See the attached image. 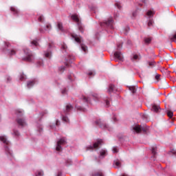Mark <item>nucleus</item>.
I'll use <instances>...</instances> for the list:
<instances>
[{"mask_svg": "<svg viewBox=\"0 0 176 176\" xmlns=\"http://www.w3.org/2000/svg\"><path fill=\"white\" fill-rule=\"evenodd\" d=\"M153 25V20L150 19L148 22V27H152Z\"/></svg>", "mask_w": 176, "mask_h": 176, "instance_id": "obj_33", "label": "nucleus"}, {"mask_svg": "<svg viewBox=\"0 0 176 176\" xmlns=\"http://www.w3.org/2000/svg\"><path fill=\"white\" fill-rule=\"evenodd\" d=\"M8 53L10 56H14L17 53V50L15 48L12 49L11 50H8Z\"/></svg>", "mask_w": 176, "mask_h": 176, "instance_id": "obj_12", "label": "nucleus"}, {"mask_svg": "<svg viewBox=\"0 0 176 176\" xmlns=\"http://www.w3.org/2000/svg\"><path fill=\"white\" fill-rule=\"evenodd\" d=\"M114 164H116V167H120V162L119 160L114 161Z\"/></svg>", "mask_w": 176, "mask_h": 176, "instance_id": "obj_32", "label": "nucleus"}, {"mask_svg": "<svg viewBox=\"0 0 176 176\" xmlns=\"http://www.w3.org/2000/svg\"><path fill=\"white\" fill-rule=\"evenodd\" d=\"M36 176H43V171L39 170L38 172V175H36Z\"/></svg>", "mask_w": 176, "mask_h": 176, "instance_id": "obj_44", "label": "nucleus"}, {"mask_svg": "<svg viewBox=\"0 0 176 176\" xmlns=\"http://www.w3.org/2000/svg\"><path fill=\"white\" fill-rule=\"evenodd\" d=\"M67 166H71V164H72V161H71V160H68L67 162H66Z\"/></svg>", "mask_w": 176, "mask_h": 176, "instance_id": "obj_45", "label": "nucleus"}, {"mask_svg": "<svg viewBox=\"0 0 176 176\" xmlns=\"http://www.w3.org/2000/svg\"><path fill=\"white\" fill-rule=\"evenodd\" d=\"M24 52H25V54L26 55V57L23 58V60L24 61H28V63H31V61L34 60V55L32 54V53H31V52L28 49L25 50Z\"/></svg>", "mask_w": 176, "mask_h": 176, "instance_id": "obj_1", "label": "nucleus"}, {"mask_svg": "<svg viewBox=\"0 0 176 176\" xmlns=\"http://www.w3.org/2000/svg\"><path fill=\"white\" fill-rule=\"evenodd\" d=\"M5 149L7 155H10V156H12V151H10V149H9V147L8 146L5 147Z\"/></svg>", "mask_w": 176, "mask_h": 176, "instance_id": "obj_18", "label": "nucleus"}, {"mask_svg": "<svg viewBox=\"0 0 176 176\" xmlns=\"http://www.w3.org/2000/svg\"><path fill=\"white\" fill-rule=\"evenodd\" d=\"M148 65L149 67H155V62H149Z\"/></svg>", "mask_w": 176, "mask_h": 176, "instance_id": "obj_47", "label": "nucleus"}, {"mask_svg": "<svg viewBox=\"0 0 176 176\" xmlns=\"http://www.w3.org/2000/svg\"><path fill=\"white\" fill-rule=\"evenodd\" d=\"M74 109V107H72V104H69L66 105V112H69L70 111H72Z\"/></svg>", "mask_w": 176, "mask_h": 176, "instance_id": "obj_16", "label": "nucleus"}, {"mask_svg": "<svg viewBox=\"0 0 176 176\" xmlns=\"http://www.w3.org/2000/svg\"><path fill=\"white\" fill-rule=\"evenodd\" d=\"M105 155H107V151L105 150H102L100 151V156H105Z\"/></svg>", "mask_w": 176, "mask_h": 176, "instance_id": "obj_35", "label": "nucleus"}, {"mask_svg": "<svg viewBox=\"0 0 176 176\" xmlns=\"http://www.w3.org/2000/svg\"><path fill=\"white\" fill-rule=\"evenodd\" d=\"M69 60H74L75 58V57H74V56H69Z\"/></svg>", "mask_w": 176, "mask_h": 176, "instance_id": "obj_58", "label": "nucleus"}, {"mask_svg": "<svg viewBox=\"0 0 176 176\" xmlns=\"http://www.w3.org/2000/svg\"><path fill=\"white\" fill-rule=\"evenodd\" d=\"M39 64V65H42V63H38Z\"/></svg>", "mask_w": 176, "mask_h": 176, "instance_id": "obj_63", "label": "nucleus"}, {"mask_svg": "<svg viewBox=\"0 0 176 176\" xmlns=\"http://www.w3.org/2000/svg\"><path fill=\"white\" fill-rule=\"evenodd\" d=\"M14 135H16V136L20 135L19 131H16V130H14Z\"/></svg>", "mask_w": 176, "mask_h": 176, "instance_id": "obj_48", "label": "nucleus"}, {"mask_svg": "<svg viewBox=\"0 0 176 176\" xmlns=\"http://www.w3.org/2000/svg\"><path fill=\"white\" fill-rule=\"evenodd\" d=\"M93 176H104V174L101 171H97L93 173Z\"/></svg>", "mask_w": 176, "mask_h": 176, "instance_id": "obj_17", "label": "nucleus"}, {"mask_svg": "<svg viewBox=\"0 0 176 176\" xmlns=\"http://www.w3.org/2000/svg\"><path fill=\"white\" fill-rule=\"evenodd\" d=\"M67 93V89L62 90V94H65Z\"/></svg>", "mask_w": 176, "mask_h": 176, "instance_id": "obj_57", "label": "nucleus"}, {"mask_svg": "<svg viewBox=\"0 0 176 176\" xmlns=\"http://www.w3.org/2000/svg\"><path fill=\"white\" fill-rule=\"evenodd\" d=\"M62 120H63V122H65L66 123H69V119H68L67 116H63Z\"/></svg>", "mask_w": 176, "mask_h": 176, "instance_id": "obj_27", "label": "nucleus"}, {"mask_svg": "<svg viewBox=\"0 0 176 176\" xmlns=\"http://www.w3.org/2000/svg\"><path fill=\"white\" fill-rule=\"evenodd\" d=\"M25 79H27L25 76L23 74H21L19 80L23 81V80H25Z\"/></svg>", "mask_w": 176, "mask_h": 176, "instance_id": "obj_29", "label": "nucleus"}, {"mask_svg": "<svg viewBox=\"0 0 176 176\" xmlns=\"http://www.w3.org/2000/svg\"><path fill=\"white\" fill-rule=\"evenodd\" d=\"M32 45H34V46H38V42L36 41H32Z\"/></svg>", "mask_w": 176, "mask_h": 176, "instance_id": "obj_51", "label": "nucleus"}, {"mask_svg": "<svg viewBox=\"0 0 176 176\" xmlns=\"http://www.w3.org/2000/svg\"><path fill=\"white\" fill-rule=\"evenodd\" d=\"M133 16H135V14L133 13Z\"/></svg>", "mask_w": 176, "mask_h": 176, "instance_id": "obj_64", "label": "nucleus"}, {"mask_svg": "<svg viewBox=\"0 0 176 176\" xmlns=\"http://www.w3.org/2000/svg\"><path fill=\"white\" fill-rule=\"evenodd\" d=\"M50 127H51V129H53V126H52V125H51V126H50Z\"/></svg>", "mask_w": 176, "mask_h": 176, "instance_id": "obj_62", "label": "nucleus"}, {"mask_svg": "<svg viewBox=\"0 0 176 176\" xmlns=\"http://www.w3.org/2000/svg\"><path fill=\"white\" fill-rule=\"evenodd\" d=\"M102 144V140H98L94 144V146H89L86 147V151H93L94 149H98V146Z\"/></svg>", "mask_w": 176, "mask_h": 176, "instance_id": "obj_3", "label": "nucleus"}, {"mask_svg": "<svg viewBox=\"0 0 176 176\" xmlns=\"http://www.w3.org/2000/svg\"><path fill=\"white\" fill-rule=\"evenodd\" d=\"M116 91H118V88H116L115 85L111 84L109 86L108 92L111 94V93H116Z\"/></svg>", "mask_w": 176, "mask_h": 176, "instance_id": "obj_8", "label": "nucleus"}, {"mask_svg": "<svg viewBox=\"0 0 176 176\" xmlns=\"http://www.w3.org/2000/svg\"><path fill=\"white\" fill-rule=\"evenodd\" d=\"M106 107H109V100L108 99H106L105 100Z\"/></svg>", "mask_w": 176, "mask_h": 176, "instance_id": "obj_50", "label": "nucleus"}, {"mask_svg": "<svg viewBox=\"0 0 176 176\" xmlns=\"http://www.w3.org/2000/svg\"><path fill=\"white\" fill-rule=\"evenodd\" d=\"M122 46H123V43L118 44L117 47L118 49H122Z\"/></svg>", "mask_w": 176, "mask_h": 176, "instance_id": "obj_55", "label": "nucleus"}, {"mask_svg": "<svg viewBox=\"0 0 176 176\" xmlns=\"http://www.w3.org/2000/svg\"><path fill=\"white\" fill-rule=\"evenodd\" d=\"M45 30H52V25L47 24V25H46Z\"/></svg>", "mask_w": 176, "mask_h": 176, "instance_id": "obj_41", "label": "nucleus"}, {"mask_svg": "<svg viewBox=\"0 0 176 176\" xmlns=\"http://www.w3.org/2000/svg\"><path fill=\"white\" fill-rule=\"evenodd\" d=\"M133 129L134 131L138 133H141V131H143V133H146V131H148L147 127L141 126L140 125H136Z\"/></svg>", "mask_w": 176, "mask_h": 176, "instance_id": "obj_5", "label": "nucleus"}, {"mask_svg": "<svg viewBox=\"0 0 176 176\" xmlns=\"http://www.w3.org/2000/svg\"><path fill=\"white\" fill-rule=\"evenodd\" d=\"M96 124H97V126H100V127H104V129H107V124H104L101 120H96Z\"/></svg>", "mask_w": 176, "mask_h": 176, "instance_id": "obj_10", "label": "nucleus"}, {"mask_svg": "<svg viewBox=\"0 0 176 176\" xmlns=\"http://www.w3.org/2000/svg\"><path fill=\"white\" fill-rule=\"evenodd\" d=\"M151 152H152L153 155L155 156V155H156V147H153Z\"/></svg>", "mask_w": 176, "mask_h": 176, "instance_id": "obj_37", "label": "nucleus"}, {"mask_svg": "<svg viewBox=\"0 0 176 176\" xmlns=\"http://www.w3.org/2000/svg\"><path fill=\"white\" fill-rule=\"evenodd\" d=\"M72 19L74 20V21H76L77 24L80 23V20L79 19V17L76 14L72 15Z\"/></svg>", "mask_w": 176, "mask_h": 176, "instance_id": "obj_13", "label": "nucleus"}, {"mask_svg": "<svg viewBox=\"0 0 176 176\" xmlns=\"http://www.w3.org/2000/svg\"><path fill=\"white\" fill-rule=\"evenodd\" d=\"M49 47H52V44H50V45H49Z\"/></svg>", "mask_w": 176, "mask_h": 176, "instance_id": "obj_61", "label": "nucleus"}, {"mask_svg": "<svg viewBox=\"0 0 176 176\" xmlns=\"http://www.w3.org/2000/svg\"><path fill=\"white\" fill-rule=\"evenodd\" d=\"M101 27H108V28H110L111 30H113V19L112 18H109L107 21L100 23Z\"/></svg>", "mask_w": 176, "mask_h": 176, "instance_id": "obj_2", "label": "nucleus"}, {"mask_svg": "<svg viewBox=\"0 0 176 176\" xmlns=\"http://www.w3.org/2000/svg\"><path fill=\"white\" fill-rule=\"evenodd\" d=\"M115 5L118 8V9H120V8H122V6H120V3L119 2L116 3Z\"/></svg>", "mask_w": 176, "mask_h": 176, "instance_id": "obj_42", "label": "nucleus"}, {"mask_svg": "<svg viewBox=\"0 0 176 176\" xmlns=\"http://www.w3.org/2000/svg\"><path fill=\"white\" fill-rule=\"evenodd\" d=\"M16 123L19 124V126H21V127L27 126V122H25V120L23 118H17Z\"/></svg>", "mask_w": 176, "mask_h": 176, "instance_id": "obj_6", "label": "nucleus"}, {"mask_svg": "<svg viewBox=\"0 0 176 176\" xmlns=\"http://www.w3.org/2000/svg\"><path fill=\"white\" fill-rule=\"evenodd\" d=\"M40 32H41V33H43V30L42 29H40Z\"/></svg>", "mask_w": 176, "mask_h": 176, "instance_id": "obj_60", "label": "nucleus"}, {"mask_svg": "<svg viewBox=\"0 0 176 176\" xmlns=\"http://www.w3.org/2000/svg\"><path fill=\"white\" fill-rule=\"evenodd\" d=\"M38 21H40V23H43V16H40L38 17Z\"/></svg>", "mask_w": 176, "mask_h": 176, "instance_id": "obj_46", "label": "nucleus"}, {"mask_svg": "<svg viewBox=\"0 0 176 176\" xmlns=\"http://www.w3.org/2000/svg\"><path fill=\"white\" fill-rule=\"evenodd\" d=\"M72 76H68V79H69V80H72Z\"/></svg>", "mask_w": 176, "mask_h": 176, "instance_id": "obj_59", "label": "nucleus"}, {"mask_svg": "<svg viewBox=\"0 0 176 176\" xmlns=\"http://www.w3.org/2000/svg\"><path fill=\"white\" fill-rule=\"evenodd\" d=\"M151 42H152V38H144V43L149 44Z\"/></svg>", "mask_w": 176, "mask_h": 176, "instance_id": "obj_25", "label": "nucleus"}, {"mask_svg": "<svg viewBox=\"0 0 176 176\" xmlns=\"http://www.w3.org/2000/svg\"><path fill=\"white\" fill-rule=\"evenodd\" d=\"M5 45L7 47H10V43L9 42H5Z\"/></svg>", "mask_w": 176, "mask_h": 176, "instance_id": "obj_54", "label": "nucleus"}, {"mask_svg": "<svg viewBox=\"0 0 176 176\" xmlns=\"http://www.w3.org/2000/svg\"><path fill=\"white\" fill-rule=\"evenodd\" d=\"M50 56H52V52H47L45 53V56L47 58H50Z\"/></svg>", "mask_w": 176, "mask_h": 176, "instance_id": "obj_31", "label": "nucleus"}, {"mask_svg": "<svg viewBox=\"0 0 176 176\" xmlns=\"http://www.w3.org/2000/svg\"><path fill=\"white\" fill-rule=\"evenodd\" d=\"M170 41L172 42H175V41H176V34H174L173 37H170Z\"/></svg>", "mask_w": 176, "mask_h": 176, "instance_id": "obj_38", "label": "nucleus"}, {"mask_svg": "<svg viewBox=\"0 0 176 176\" xmlns=\"http://www.w3.org/2000/svg\"><path fill=\"white\" fill-rule=\"evenodd\" d=\"M154 14H155V12H153L152 10H149L146 13V16H148V17H152L153 16Z\"/></svg>", "mask_w": 176, "mask_h": 176, "instance_id": "obj_19", "label": "nucleus"}, {"mask_svg": "<svg viewBox=\"0 0 176 176\" xmlns=\"http://www.w3.org/2000/svg\"><path fill=\"white\" fill-rule=\"evenodd\" d=\"M6 79L7 83H9V82L12 81V78L10 76H6Z\"/></svg>", "mask_w": 176, "mask_h": 176, "instance_id": "obj_34", "label": "nucleus"}, {"mask_svg": "<svg viewBox=\"0 0 176 176\" xmlns=\"http://www.w3.org/2000/svg\"><path fill=\"white\" fill-rule=\"evenodd\" d=\"M160 109V107L157 106L156 104H154L152 107V111H153V112H159V110Z\"/></svg>", "mask_w": 176, "mask_h": 176, "instance_id": "obj_14", "label": "nucleus"}, {"mask_svg": "<svg viewBox=\"0 0 176 176\" xmlns=\"http://www.w3.org/2000/svg\"><path fill=\"white\" fill-rule=\"evenodd\" d=\"M72 38L74 39L77 43H80L82 42V37L78 36L77 34H72Z\"/></svg>", "mask_w": 176, "mask_h": 176, "instance_id": "obj_9", "label": "nucleus"}, {"mask_svg": "<svg viewBox=\"0 0 176 176\" xmlns=\"http://www.w3.org/2000/svg\"><path fill=\"white\" fill-rule=\"evenodd\" d=\"M167 116H168V118H173V116H174V113H173V111H167Z\"/></svg>", "mask_w": 176, "mask_h": 176, "instance_id": "obj_24", "label": "nucleus"}, {"mask_svg": "<svg viewBox=\"0 0 176 176\" xmlns=\"http://www.w3.org/2000/svg\"><path fill=\"white\" fill-rule=\"evenodd\" d=\"M67 144V140H65V138H63L59 141L57 142L56 151L58 152H61L63 148L61 147V145H65Z\"/></svg>", "mask_w": 176, "mask_h": 176, "instance_id": "obj_4", "label": "nucleus"}, {"mask_svg": "<svg viewBox=\"0 0 176 176\" xmlns=\"http://www.w3.org/2000/svg\"><path fill=\"white\" fill-rule=\"evenodd\" d=\"M77 25H78L79 31H80V32H84L85 28H83V25H82V22L77 23Z\"/></svg>", "mask_w": 176, "mask_h": 176, "instance_id": "obj_15", "label": "nucleus"}, {"mask_svg": "<svg viewBox=\"0 0 176 176\" xmlns=\"http://www.w3.org/2000/svg\"><path fill=\"white\" fill-rule=\"evenodd\" d=\"M76 109H78V111H85V109L80 107H77L76 106Z\"/></svg>", "mask_w": 176, "mask_h": 176, "instance_id": "obj_52", "label": "nucleus"}, {"mask_svg": "<svg viewBox=\"0 0 176 176\" xmlns=\"http://www.w3.org/2000/svg\"><path fill=\"white\" fill-rule=\"evenodd\" d=\"M10 10H11V12H13V13H14V14H19V10H17V9H16V8H14V7H11V8H10Z\"/></svg>", "mask_w": 176, "mask_h": 176, "instance_id": "obj_20", "label": "nucleus"}, {"mask_svg": "<svg viewBox=\"0 0 176 176\" xmlns=\"http://www.w3.org/2000/svg\"><path fill=\"white\" fill-rule=\"evenodd\" d=\"M113 153H118V152H119V149H118V147L114 146L113 148Z\"/></svg>", "mask_w": 176, "mask_h": 176, "instance_id": "obj_36", "label": "nucleus"}, {"mask_svg": "<svg viewBox=\"0 0 176 176\" xmlns=\"http://www.w3.org/2000/svg\"><path fill=\"white\" fill-rule=\"evenodd\" d=\"M88 75L89 76H94L95 75H96V73H94V72H90L89 74H88Z\"/></svg>", "mask_w": 176, "mask_h": 176, "instance_id": "obj_49", "label": "nucleus"}, {"mask_svg": "<svg viewBox=\"0 0 176 176\" xmlns=\"http://www.w3.org/2000/svg\"><path fill=\"white\" fill-rule=\"evenodd\" d=\"M82 100L84 101V102H88V103L90 102V99H89V98L83 96L82 97Z\"/></svg>", "mask_w": 176, "mask_h": 176, "instance_id": "obj_23", "label": "nucleus"}, {"mask_svg": "<svg viewBox=\"0 0 176 176\" xmlns=\"http://www.w3.org/2000/svg\"><path fill=\"white\" fill-rule=\"evenodd\" d=\"M34 85H35V82H34V81H29L28 82V89L32 87V86H34Z\"/></svg>", "mask_w": 176, "mask_h": 176, "instance_id": "obj_21", "label": "nucleus"}, {"mask_svg": "<svg viewBox=\"0 0 176 176\" xmlns=\"http://www.w3.org/2000/svg\"><path fill=\"white\" fill-rule=\"evenodd\" d=\"M114 57L117 58V60H120V61H123V55L122 52L118 51L114 53Z\"/></svg>", "mask_w": 176, "mask_h": 176, "instance_id": "obj_7", "label": "nucleus"}, {"mask_svg": "<svg viewBox=\"0 0 176 176\" xmlns=\"http://www.w3.org/2000/svg\"><path fill=\"white\" fill-rule=\"evenodd\" d=\"M67 45H65V43H63L61 45V49H63V50H67Z\"/></svg>", "mask_w": 176, "mask_h": 176, "instance_id": "obj_39", "label": "nucleus"}, {"mask_svg": "<svg viewBox=\"0 0 176 176\" xmlns=\"http://www.w3.org/2000/svg\"><path fill=\"white\" fill-rule=\"evenodd\" d=\"M59 71L60 72H63L64 71H65V67L64 66H62L59 68Z\"/></svg>", "mask_w": 176, "mask_h": 176, "instance_id": "obj_43", "label": "nucleus"}, {"mask_svg": "<svg viewBox=\"0 0 176 176\" xmlns=\"http://www.w3.org/2000/svg\"><path fill=\"white\" fill-rule=\"evenodd\" d=\"M91 96L95 100H98V95L97 94H92Z\"/></svg>", "mask_w": 176, "mask_h": 176, "instance_id": "obj_40", "label": "nucleus"}, {"mask_svg": "<svg viewBox=\"0 0 176 176\" xmlns=\"http://www.w3.org/2000/svg\"><path fill=\"white\" fill-rule=\"evenodd\" d=\"M155 79L156 80H160V75L157 74L155 76Z\"/></svg>", "mask_w": 176, "mask_h": 176, "instance_id": "obj_53", "label": "nucleus"}, {"mask_svg": "<svg viewBox=\"0 0 176 176\" xmlns=\"http://www.w3.org/2000/svg\"><path fill=\"white\" fill-rule=\"evenodd\" d=\"M81 48L82 50H83V52H85L86 53V52H87V47L83 44H81Z\"/></svg>", "mask_w": 176, "mask_h": 176, "instance_id": "obj_30", "label": "nucleus"}, {"mask_svg": "<svg viewBox=\"0 0 176 176\" xmlns=\"http://www.w3.org/2000/svg\"><path fill=\"white\" fill-rule=\"evenodd\" d=\"M57 27L58 30H60V31H63V23L61 22H58Z\"/></svg>", "mask_w": 176, "mask_h": 176, "instance_id": "obj_28", "label": "nucleus"}, {"mask_svg": "<svg viewBox=\"0 0 176 176\" xmlns=\"http://www.w3.org/2000/svg\"><path fill=\"white\" fill-rule=\"evenodd\" d=\"M0 141H1V142H3V144H5L6 145H9V142L8 141L6 136L5 135L0 136Z\"/></svg>", "mask_w": 176, "mask_h": 176, "instance_id": "obj_11", "label": "nucleus"}, {"mask_svg": "<svg viewBox=\"0 0 176 176\" xmlns=\"http://www.w3.org/2000/svg\"><path fill=\"white\" fill-rule=\"evenodd\" d=\"M137 60H140V56H138V54L133 55V56L131 58L132 61H135Z\"/></svg>", "mask_w": 176, "mask_h": 176, "instance_id": "obj_22", "label": "nucleus"}, {"mask_svg": "<svg viewBox=\"0 0 176 176\" xmlns=\"http://www.w3.org/2000/svg\"><path fill=\"white\" fill-rule=\"evenodd\" d=\"M129 90L133 93V94H134L137 91L135 87H130Z\"/></svg>", "mask_w": 176, "mask_h": 176, "instance_id": "obj_26", "label": "nucleus"}, {"mask_svg": "<svg viewBox=\"0 0 176 176\" xmlns=\"http://www.w3.org/2000/svg\"><path fill=\"white\" fill-rule=\"evenodd\" d=\"M56 126H60V121L58 120L56 121Z\"/></svg>", "mask_w": 176, "mask_h": 176, "instance_id": "obj_56", "label": "nucleus"}]
</instances>
